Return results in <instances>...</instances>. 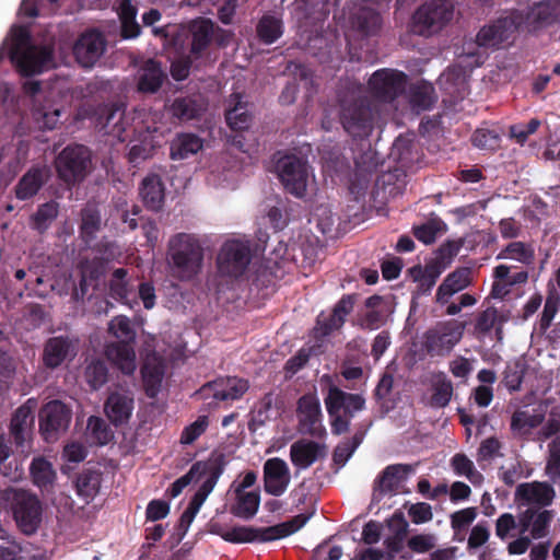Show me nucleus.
Listing matches in <instances>:
<instances>
[{"mask_svg": "<svg viewBox=\"0 0 560 560\" xmlns=\"http://www.w3.org/2000/svg\"><path fill=\"white\" fill-rule=\"evenodd\" d=\"M59 213L58 202L50 200L39 205L36 212L31 217V228L38 233H45L56 220Z\"/></svg>", "mask_w": 560, "mask_h": 560, "instance_id": "43", "label": "nucleus"}, {"mask_svg": "<svg viewBox=\"0 0 560 560\" xmlns=\"http://www.w3.org/2000/svg\"><path fill=\"white\" fill-rule=\"evenodd\" d=\"M209 425L208 416H199L196 421L187 425L180 435V443L185 445L192 444L202 435Z\"/></svg>", "mask_w": 560, "mask_h": 560, "instance_id": "59", "label": "nucleus"}, {"mask_svg": "<svg viewBox=\"0 0 560 560\" xmlns=\"http://www.w3.org/2000/svg\"><path fill=\"white\" fill-rule=\"evenodd\" d=\"M102 228V217L95 206H86L81 210V223L79 226L80 237L86 246H91L96 240Z\"/></svg>", "mask_w": 560, "mask_h": 560, "instance_id": "40", "label": "nucleus"}, {"mask_svg": "<svg viewBox=\"0 0 560 560\" xmlns=\"http://www.w3.org/2000/svg\"><path fill=\"white\" fill-rule=\"evenodd\" d=\"M205 110L206 103L197 95L176 97L170 108L172 116L180 121L199 118Z\"/></svg>", "mask_w": 560, "mask_h": 560, "instance_id": "35", "label": "nucleus"}, {"mask_svg": "<svg viewBox=\"0 0 560 560\" xmlns=\"http://www.w3.org/2000/svg\"><path fill=\"white\" fill-rule=\"evenodd\" d=\"M363 441L361 433H355L351 439L339 443L332 453V460L338 466H345L349 458Z\"/></svg>", "mask_w": 560, "mask_h": 560, "instance_id": "53", "label": "nucleus"}, {"mask_svg": "<svg viewBox=\"0 0 560 560\" xmlns=\"http://www.w3.org/2000/svg\"><path fill=\"white\" fill-rule=\"evenodd\" d=\"M325 456V446L315 441L299 440L290 446V459L299 469H306Z\"/></svg>", "mask_w": 560, "mask_h": 560, "instance_id": "29", "label": "nucleus"}, {"mask_svg": "<svg viewBox=\"0 0 560 560\" xmlns=\"http://www.w3.org/2000/svg\"><path fill=\"white\" fill-rule=\"evenodd\" d=\"M545 420L542 413L529 415L524 410H516L511 417L510 428L514 435L524 438L530 434V430L539 427Z\"/></svg>", "mask_w": 560, "mask_h": 560, "instance_id": "41", "label": "nucleus"}, {"mask_svg": "<svg viewBox=\"0 0 560 560\" xmlns=\"http://www.w3.org/2000/svg\"><path fill=\"white\" fill-rule=\"evenodd\" d=\"M516 497L527 503H536L540 506H549L555 498V490L547 482L521 483L516 488Z\"/></svg>", "mask_w": 560, "mask_h": 560, "instance_id": "33", "label": "nucleus"}, {"mask_svg": "<svg viewBox=\"0 0 560 560\" xmlns=\"http://www.w3.org/2000/svg\"><path fill=\"white\" fill-rule=\"evenodd\" d=\"M560 23V0H542L534 3L524 13V23L528 32H536Z\"/></svg>", "mask_w": 560, "mask_h": 560, "instance_id": "20", "label": "nucleus"}, {"mask_svg": "<svg viewBox=\"0 0 560 560\" xmlns=\"http://www.w3.org/2000/svg\"><path fill=\"white\" fill-rule=\"evenodd\" d=\"M524 23V12L513 10L505 16H500L489 25H485L477 34V44L487 48H499L510 43L514 34Z\"/></svg>", "mask_w": 560, "mask_h": 560, "instance_id": "12", "label": "nucleus"}, {"mask_svg": "<svg viewBox=\"0 0 560 560\" xmlns=\"http://www.w3.org/2000/svg\"><path fill=\"white\" fill-rule=\"evenodd\" d=\"M539 126L540 120L537 118H532L526 125H512L510 127L509 135L518 144L523 145L527 141L528 137L537 131Z\"/></svg>", "mask_w": 560, "mask_h": 560, "instance_id": "62", "label": "nucleus"}, {"mask_svg": "<svg viewBox=\"0 0 560 560\" xmlns=\"http://www.w3.org/2000/svg\"><path fill=\"white\" fill-rule=\"evenodd\" d=\"M141 374L145 395L151 399L156 398L164 377L163 368L158 364H144Z\"/></svg>", "mask_w": 560, "mask_h": 560, "instance_id": "46", "label": "nucleus"}, {"mask_svg": "<svg viewBox=\"0 0 560 560\" xmlns=\"http://www.w3.org/2000/svg\"><path fill=\"white\" fill-rule=\"evenodd\" d=\"M58 177L67 185L82 182L92 166V153L83 144H69L56 158Z\"/></svg>", "mask_w": 560, "mask_h": 560, "instance_id": "8", "label": "nucleus"}, {"mask_svg": "<svg viewBox=\"0 0 560 560\" xmlns=\"http://www.w3.org/2000/svg\"><path fill=\"white\" fill-rule=\"evenodd\" d=\"M106 48V39L97 30L82 33L73 46V56L83 68H92L102 57Z\"/></svg>", "mask_w": 560, "mask_h": 560, "instance_id": "16", "label": "nucleus"}, {"mask_svg": "<svg viewBox=\"0 0 560 560\" xmlns=\"http://www.w3.org/2000/svg\"><path fill=\"white\" fill-rule=\"evenodd\" d=\"M0 505L12 513L24 535L31 536L39 528L43 505L36 494L24 489L7 488L0 491Z\"/></svg>", "mask_w": 560, "mask_h": 560, "instance_id": "4", "label": "nucleus"}, {"mask_svg": "<svg viewBox=\"0 0 560 560\" xmlns=\"http://www.w3.org/2000/svg\"><path fill=\"white\" fill-rule=\"evenodd\" d=\"M407 74L393 69H380L369 80V89L374 98L389 103L404 93Z\"/></svg>", "mask_w": 560, "mask_h": 560, "instance_id": "15", "label": "nucleus"}, {"mask_svg": "<svg viewBox=\"0 0 560 560\" xmlns=\"http://www.w3.org/2000/svg\"><path fill=\"white\" fill-rule=\"evenodd\" d=\"M354 301V295L346 294L336 303L328 316L320 313L317 316L316 326L314 328L315 336L318 338H325L332 331L341 328L346 322V316L353 310Z\"/></svg>", "mask_w": 560, "mask_h": 560, "instance_id": "22", "label": "nucleus"}, {"mask_svg": "<svg viewBox=\"0 0 560 560\" xmlns=\"http://www.w3.org/2000/svg\"><path fill=\"white\" fill-rule=\"evenodd\" d=\"M452 395L453 384L451 380L442 373L432 385L430 405L435 408H444L451 401Z\"/></svg>", "mask_w": 560, "mask_h": 560, "instance_id": "50", "label": "nucleus"}, {"mask_svg": "<svg viewBox=\"0 0 560 560\" xmlns=\"http://www.w3.org/2000/svg\"><path fill=\"white\" fill-rule=\"evenodd\" d=\"M100 483V475L96 471L90 469L84 470L81 474H79L77 478V492L80 497H83L85 499H92L97 494Z\"/></svg>", "mask_w": 560, "mask_h": 560, "instance_id": "52", "label": "nucleus"}, {"mask_svg": "<svg viewBox=\"0 0 560 560\" xmlns=\"http://www.w3.org/2000/svg\"><path fill=\"white\" fill-rule=\"evenodd\" d=\"M312 513H301L290 520L269 527L235 525L228 527L213 524L211 533L231 544L269 542L285 538L301 529L312 517Z\"/></svg>", "mask_w": 560, "mask_h": 560, "instance_id": "2", "label": "nucleus"}, {"mask_svg": "<svg viewBox=\"0 0 560 560\" xmlns=\"http://www.w3.org/2000/svg\"><path fill=\"white\" fill-rule=\"evenodd\" d=\"M471 142L478 149L494 151L500 147L501 137L495 130L479 128L472 133Z\"/></svg>", "mask_w": 560, "mask_h": 560, "instance_id": "55", "label": "nucleus"}, {"mask_svg": "<svg viewBox=\"0 0 560 560\" xmlns=\"http://www.w3.org/2000/svg\"><path fill=\"white\" fill-rule=\"evenodd\" d=\"M210 464V457L206 460H198L191 465L189 470L176 479L168 489V493L172 498L178 497L182 491L190 485L192 481H199L205 477V470Z\"/></svg>", "mask_w": 560, "mask_h": 560, "instance_id": "45", "label": "nucleus"}, {"mask_svg": "<svg viewBox=\"0 0 560 560\" xmlns=\"http://www.w3.org/2000/svg\"><path fill=\"white\" fill-rule=\"evenodd\" d=\"M248 388V381L236 376H228L205 384L198 394L202 398L212 397L215 401H233L240 399Z\"/></svg>", "mask_w": 560, "mask_h": 560, "instance_id": "17", "label": "nucleus"}, {"mask_svg": "<svg viewBox=\"0 0 560 560\" xmlns=\"http://www.w3.org/2000/svg\"><path fill=\"white\" fill-rule=\"evenodd\" d=\"M264 490L272 497L282 495L291 481L290 469L285 460L272 457L264 463Z\"/></svg>", "mask_w": 560, "mask_h": 560, "instance_id": "21", "label": "nucleus"}, {"mask_svg": "<svg viewBox=\"0 0 560 560\" xmlns=\"http://www.w3.org/2000/svg\"><path fill=\"white\" fill-rule=\"evenodd\" d=\"M553 518V511L542 510L536 511V516L530 528V535L534 539H540L549 534L550 523Z\"/></svg>", "mask_w": 560, "mask_h": 560, "instance_id": "60", "label": "nucleus"}, {"mask_svg": "<svg viewBox=\"0 0 560 560\" xmlns=\"http://www.w3.org/2000/svg\"><path fill=\"white\" fill-rule=\"evenodd\" d=\"M350 26L363 37L376 36L383 24L380 12L369 5H361L349 18Z\"/></svg>", "mask_w": 560, "mask_h": 560, "instance_id": "28", "label": "nucleus"}, {"mask_svg": "<svg viewBox=\"0 0 560 560\" xmlns=\"http://www.w3.org/2000/svg\"><path fill=\"white\" fill-rule=\"evenodd\" d=\"M85 378L93 389L101 388L108 380V369L104 361H92L85 369Z\"/></svg>", "mask_w": 560, "mask_h": 560, "instance_id": "56", "label": "nucleus"}, {"mask_svg": "<svg viewBox=\"0 0 560 560\" xmlns=\"http://www.w3.org/2000/svg\"><path fill=\"white\" fill-rule=\"evenodd\" d=\"M133 398L122 393H112L104 405V411L110 422L115 425L127 423L132 415Z\"/></svg>", "mask_w": 560, "mask_h": 560, "instance_id": "30", "label": "nucleus"}, {"mask_svg": "<svg viewBox=\"0 0 560 560\" xmlns=\"http://www.w3.org/2000/svg\"><path fill=\"white\" fill-rule=\"evenodd\" d=\"M260 494L258 490L235 492V502L230 506V513L235 517L249 521L258 512Z\"/></svg>", "mask_w": 560, "mask_h": 560, "instance_id": "38", "label": "nucleus"}, {"mask_svg": "<svg viewBox=\"0 0 560 560\" xmlns=\"http://www.w3.org/2000/svg\"><path fill=\"white\" fill-rule=\"evenodd\" d=\"M108 332L116 338V341L108 342L105 346L106 358L124 374H132L136 370L135 346L137 334L129 317L125 315L115 316L108 323Z\"/></svg>", "mask_w": 560, "mask_h": 560, "instance_id": "5", "label": "nucleus"}, {"mask_svg": "<svg viewBox=\"0 0 560 560\" xmlns=\"http://www.w3.org/2000/svg\"><path fill=\"white\" fill-rule=\"evenodd\" d=\"M230 104L233 105L225 110V120L228 126L235 131L248 129L252 122V115L246 104L243 103L240 94H232Z\"/></svg>", "mask_w": 560, "mask_h": 560, "instance_id": "39", "label": "nucleus"}, {"mask_svg": "<svg viewBox=\"0 0 560 560\" xmlns=\"http://www.w3.org/2000/svg\"><path fill=\"white\" fill-rule=\"evenodd\" d=\"M252 261V248L248 241L228 240L217 256V271L221 278L231 281L241 278Z\"/></svg>", "mask_w": 560, "mask_h": 560, "instance_id": "9", "label": "nucleus"}, {"mask_svg": "<svg viewBox=\"0 0 560 560\" xmlns=\"http://www.w3.org/2000/svg\"><path fill=\"white\" fill-rule=\"evenodd\" d=\"M296 415L300 430L311 436H322L325 432L322 425V408L318 397L308 393L298 400Z\"/></svg>", "mask_w": 560, "mask_h": 560, "instance_id": "18", "label": "nucleus"}, {"mask_svg": "<svg viewBox=\"0 0 560 560\" xmlns=\"http://www.w3.org/2000/svg\"><path fill=\"white\" fill-rule=\"evenodd\" d=\"M411 472V466L407 464H393L386 466L377 476L373 486V499L382 500L387 494H396L408 474Z\"/></svg>", "mask_w": 560, "mask_h": 560, "instance_id": "24", "label": "nucleus"}, {"mask_svg": "<svg viewBox=\"0 0 560 560\" xmlns=\"http://www.w3.org/2000/svg\"><path fill=\"white\" fill-rule=\"evenodd\" d=\"M140 196L147 209L159 211L164 205V185L156 174L148 175L140 186Z\"/></svg>", "mask_w": 560, "mask_h": 560, "instance_id": "34", "label": "nucleus"}, {"mask_svg": "<svg viewBox=\"0 0 560 560\" xmlns=\"http://www.w3.org/2000/svg\"><path fill=\"white\" fill-rule=\"evenodd\" d=\"M125 105L121 103H109L100 106L97 109V124L107 129L109 133L120 137L125 131L124 125Z\"/></svg>", "mask_w": 560, "mask_h": 560, "instance_id": "32", "label": "nucleus"}, {"mask_svg": "<svg viewBox=\"0 0 560 560\" xmlns=\"http://www.w3.org/2000/svg\"><path fill=\"white\" fill-rule=\"evenodd\" d=\"M465 324L452 319L438 323L424 334L423 348L430 357H445L460 341Z\"/></svg>", "mask_w": 560, "mask_h": 560, "instance_id": "11", "label": "nucleus"}, {"mask_svg": "<svg viewBox=\"0 0 560 560\" xmlns=\"http://www.w3.org/2000/svg\"><path fill=\"white\" fill-rule=\"evenodd\" d=\"M127 276L128 270L126 268H117L108 280V296L121 304H128V296L131 292Z\"/></svg>", "mask_w": 560, "mask_h": 560, "instance_id": "42", "label": "nucleus"}, {"mask_svg": "<svg viewBox=\"0 0 560 560\" xmlns=\"http://www.w3.org/2000/svg\"><path fill=\"white\" fill-rule=\"evenodd\" d=\"M88 430L90 431L91 438L97 445H106L114 438V434L106 421L96 416H91L89 418Z\"/></svg>", "mask_w": 560, "mask_h": 560, "instance_id": "54", "label": "nucleus"}, {"mask_svg": "<svg viewBox=\"0 0 560 560\" xmlns=\"http://www.w3.org/2000/svg\"><path fill=\"white\" fill-rule=\"evenodd\" d=\"M388 310H370L358 319L362 329L375 330L386 323Z\"/></svg>", "mask_w": 560, "mask_h": 560, "instance_id": "63", "label": "nucleus"}, {"mask_svg": "<svg viewBox=\"0 0 560 560\" xmlns=\"http://www.w3.org/2000/svg\"><path fill=\"white\" fill-rule=\"evenodd\" d=\"M472 282V270L469 267H458L448 273L436 290V302L448 303L450 299L457 292L468 288Z\"/></svg>", "mask_w": 560, "mask_h": 560, "instance_id": "27", "label": "nucleus"}, {"mask_svg": "<svg viewBox=\"0 0 560 560\" xmlns=\"http://www.w3.org/2000/svg\"><path fill=\"white\" fill-rule=\"evenodd\" d=\"M9 58L22 75L31 77L44 71L52 61V52L47 47L32 45L28 32L20 28L13 34Z\"/></svg>", "mask_w": 560, "mask_h": 560, "instance_id": "7", "label": "nucleus"}, {"mask_svg": "<svg viewBox=\"0 0 560 560\" xmlns=\"http://www.w3.org/2000/svg\"><path fill=\"white\" fill-rule=\"evenodd\" d=\"M453 19V7L446 0H431L412 15V32L423 37L439 33Z\"/></svg>", "mask_w": 560, "mask_h": 560, "instance_id": "10", "label": "nucleus"}, {"mask_svg": "<svg viewBox=\"0 0 560 560\" xmlns=\"http://www.w3.org/2000/svg\"><path fill=\"white\" fill-rule=\"evenodd\" d=\"M524 368L518 362L509 363L503 372V384L510 392L520 390L524 378Z\"/></svg>", "mask_w": 560, "mask_h": 560, "instance_id": "57", "label": "nucleus"}, {"mask_svg": "<svg viewBox=\"0 0 560 560\" xmlns=\"http://www.w3.org/2000/svg\"><path fill=\"white\" fill-rule=\"evenodd\" d=\"M404 508L407 509L408 516L410 517L413 524H424L431 522L433 518L432 506L427 502H406L404 504Z\"/></svg>", "mask_w": 560, "mask_h": 560, "instance_id": "58", "label": "nucleus"}, {"mask_svg": "<svg viewBox=\"0 0 560 560\" xmlns=\"http://www.w3.org/2000/svg\"><path fill=\"white\" fill-rule=\"evenodd\" d=\"M504 320L505 319L499 316L498 310L493 306H490L478 314L475 323V330L478 334L487 335L488 332L491 331L492 328L495 327L497 324H499V326L495 329V332L500 339L502 334L501 324Z\"/></svg>", "mask_w": 560, "mask_h": 560, "instance_id": "51", "label": "nucleus"}, {"mask_svg": "<svg viewBox=\"0 0 560 560\" xmlns=\"http://www.w3.org/2000/svg\"><path fill=\"white\" fill-rule=\"evenodd\" d=\"M72 419V411L60 400L45 404L38 413L39 432L46 442L58 440L65 433Z\"/></svg>", "mask_w": 560, "mask_h": 560, "instance_id": "14", "label": "nucleus"}, {"mask_svg": "<svg viewBox=\"0 0 560 560\" xmlns=\"http://www.w3.org/2000/svg\"><path fill=\"white\" fill-rule=\"evenodd\" d=\"M106 261L102 257L81 258L77 265L79 276L90 281V284H97L105 273Z\"/></svg>", "mask_w": 560, "mask_h": 560, "instance_id": "48", "label": "nucleus"}, {"mask_svg": "<svg viewBox=\"0 0 560 560\" xmlns=\"http://www.w3.org/2000/svg\"><path fill=\"white\" fill-rule=\"evenodd\" d=\"M225 465L226 462L223 454L210 456V464L205 470L206 480L201 483L199 489L190 499V502L187 506L188 510L196 513L199 512L206 499L214 489L220 476L223 474Z\"/></svg>", "mask_w": 560, "mask_h": 560, "instance_id": "25", "label": "nucleus"}, {"mask_svg": "<svg viewBox=\"0 0 560 560\" xmlns=\"http://www.w3.org/2000/svg\"><path fill=\"white\" fill-rule=\"evenodd\" d=\"M165 79L166 74L161 68V62L150 58L142 65L139 71L138 91L150 94L156 93Z\"/></svg>", "mask_w": 560, "mask_h": 560, "instance_id": "31", "label": "nucleus"}, {"mask_svg": "<svg viewBox=\"0 0 560 560\" xmlns=\"http://www.w3.org/2000/svg\"><path fill=\"white\" fill-rule=\"evenodd\" d=\"M215 31H221L210 19L198 18L188 24L190 56L200 58L212 43Z\"/></svg>", "mask_w": 560, "mask_h": 560, "instance_id": "26", "label": "nucleus"}, {"mask_svg": "<svg viewBox=\"0 0 560 560\" xmlns=\"http://www.w3.org/2000/svg\"><path fill=\"white\" fill-rule=\"evenodd\" d=\"M324 402L334 435L348 432L355 413L365 408L362 395L347 393L335 385L329 386Z\"/></svg>", "mask_w": 560, "mask_h": 560, "instance_id": "6", "label": "nucleus"}, {"mask_svg": "<svg viewBox=\"0 0 560 560\" xmlns=\"http://www.w3.org/2000/svg\"><path fill=\"white\" fill-rule=\"evenodd\" d=\"M278 177L287 192L296 198L305 196L308 182V165L294 154L284 155L276 164Z\"/></svg>", "mask_w": 560, "mask_h": 560, "instance_id": "13", "label": "nucleus"}, {"mask_svg": "<svg viewBox=\"0 0 560 560\" xmlns=\"http://www.w3.org/2000/svg\"><path fill=\"white\" fill-rule=\"evenodd\" d=\"M205 258L200 240L190 233H177L167 244V262L172 276L179 281L195 279L202 269Z\"/></svg>", "mask_w": 560, "mask_h": 560, "instance_id": "3", "label": "nucleus"}, {"mask_svg": "<svg viewBox=\"0 0 560 560\" xmlns=\"http://www.w3.org/2000/svg\"><path fill=\"white\" fill-rule=\"evenodd\" d=\"M203 148L202 139L189 132L178 133L171 142L170 158L174 161L188 159Z\"/></svg>", "mask_w": 560, "mask_h": 560, "instance_id": "36", "label": "nucleus"}, {"mask_svg": "<svg viewBox=\"0 0 560 560\" xmlns=\"http://www.w3.org/2000/svg\"><path fill=\"white\" fill-rule=\"evenodd\" d=\"M438 101L434 86L425 81L409 88V103L417 113L430 110Z\"/></svg>", "mask_w": 560, "mask_h": 560, "instance_id": "37", "label": "nucleus"}, {"mask_svg": "<svg viewBox=\"0 0 560 560\" xmlns=\"http://www.w3.org/2000/svg\"><path fill=\"white\" fill-rule=\"evenodd\" d=\"M490 537L489 525L486 521L478 522L470 530L467 540V550L472 552L474 550L483 546Z\"/></svg>", "mask_w": 560, "mask_h": 560, "instance_id": "61", "label": "nucleus"}, {"mask_svg": "<svg viewBox=\"0 0 560 560\" xmlns=\"http://www.w3.org/2000/svg\"><path fill=\"white\" fill-rule=\"evenodd\" d=\"M546 472L553 481L560 478V439H556L549 444Z\"/></svg>", "mask_w": 560, "mask_h": 560, "instance_id": "64", "label": "nucleus"}, {"mask_svg": "<svg viewBox=\"0 0 560 560\" xmlns=\"http://www.w3.org/2000/svg\"><path fill=\"white\" fill-rule=\"evenodd\" d=\"M79 340L70 336L50 337L44 345L43 364L55 370L63 362L71 361L78 352Z\"/></svg>", "mask_w": 560, "mask_h": 560, "instance_id": "19", "label": "nucleus"}, {"mask_svg": "<svg viewBox=\"0 0 560 560\" xmlns=\"http://www.w3.org/2000/svg\"><path fill=\"white\" fill-rule=\"evenodd\" d=\"M497 258H511L524 265H532L535 260V249L530 244L524 242H511L499 253Z\"/></svg>", "mask_w": 560, "mask_h": 560, "instance_id": "47", "label": "nucleus"}, {"mask_svg": "<svg viewBox=\"0 0 560 560\" xmlns=\"http://www.w3.org/2000/svg\"><path fill=\"white\" fill-rule=\"evenodd\" d=\"M259 40L266 45L273 44L283 33L282 22L271 15H264L256 27Z\"/></svg>", "mask_w": 560, "mask_h": 560, "instance_id": "49", "label": "nucleus"}, {"mask_svg": "<svg viewBox=\"0 0 560 560\" xmlns=\"http://www.w3.org/2000/svg\"><path fill=\"white\" fill-rule=\"evenodd\" d=\"M52 172L48 165H33L16 183L14 187L15 197L22 201L32 199L50 180Z\"/></svg>", "mask_w": 560, "mask_h": 560, "instance_id": "23", "label": "nucleus"}, {"mask_svg": "<svg viewBox=\"0 0 560 560\" xmlns=\"http://www.w3.org/2000/svg\"><path fill=\"white\" fill-rule=\"evenodd\" d=\"M338 120L353 140L368 139L378 118L377 106L357 89L341 91L337 95Z\"/></svg>", "mask_w": 560, "mask_h": 560, "instance_id": "1", "label": "nucleus"}, {"mask_svg": "<svg viewBox=\"0 0 560 560\" xmlns=\"http://www.w3.org/2000/svg\"><path fill=\"white\" fill-rule=\"evenodd\" d=\"M30 472L34 485L38 488L47 489L52 486L56 478L51 463L42 456L33 458Z\"/></svg>", "mask_w": 560, "mask_h": 560, "instance_id": "44", "label": "nucleus"}]
</instances>
